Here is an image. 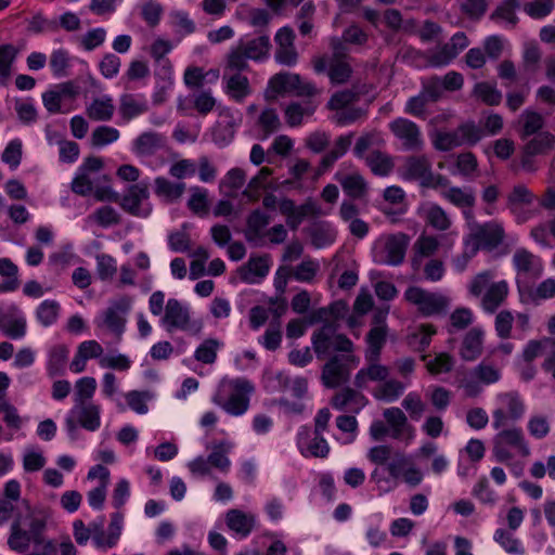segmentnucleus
I'll list each match as a JSON object with an SVG mask.
<instances>
[{
    "label": "nucleus",
    "mask_w": 555,
    "mask_h": 555,
    "mask_svg": "<svg viewBox=\"0 0 555 555\" xmlns=\"http://www.w3.org/2000/svg\"><path fill=\"white\" fill-rule=\"evenodd\" d=\"M522 116L526 117V120L524 122V126H522V129L520 132V139L526 140L530 135L540 133L539 131L544 126V120H543L542 115L538 112L526 109L522 113Z\"/></svg>",
    "instance_id": "35"
},
{
    "label": "nucleus",
    "mask_w": 555,
    "mask_h": 555,
    "mask_svg": "<svg viewBox=\"0 0 555 555\" xmlns=\"http://www.w3.org/2000/svg\"><path fill=\"white\" fill-rule=\"evenodd\" d=\"M500 441L502 444H507L517 448L522 456L530 454V449L524 439V435L520 428L503 429L493 439Z\"/></svg>",
    "instance_id": "14"
},
{
    "label": "nucleus",
    "mask_w": 555,
    "mask_h": 555,
    "mask_svg": "<svg viewBox=\"0 0 555 555\" xmlns=\"http://www.w3.org/2000/svg\"><path fill=\"white\" fill-rule=\"evenodd\" d=\"M225 522L230 530L247 537L254 529L255 519L241 509H230L225 515Z\"/></svg>",
    "instance_id": "12"
},
{
    "label": "nucleus",
    "mask_w": 555,
    "mask_h": 555,
    "mask_svg": "<svg viewBox=\"0 0 555 555\" xmlns=\"http://www.w3.org/2000/svg\"><path fill=\"white\" fill-rule=\"evenodd\" d=\"M94 470L101 472V476H100L101 485L89 492L88 500H89L90 505L93 506L94 508H102V506L105 502V498H106V486H107L108 479H109V470L105 466L98 464L89 470V473H88L89 479L95 478Z\"/></svg>",
    "instance_id": "11"
},
{
    "label": "nucleus",
    "mask_w": 555,
    "mask_h": 555,
    "mask_svg": "<svg viewBox=\"0 0 555 555\" xmlns=\"http://www.w3.org/2000/svg\"><path fill=\"white\" fill-rule=\"evenodd\" d=\"M352 68L346 62H338L333 64L328 70V77L332 83L343 85L346 83L351 77Z\"/></svg>",
    "instance_id": "53"
},
{
    "label": "nucleus",
    "mask_w": 555,
    "mask_h": 555,
    "mask_svg": "<svg viewBox=\"0 0 555 555\" xmlns=\"http://www.w3.org/2000/svg\"><path fill=\"white\" fill-rule=\"evenodd\" d=\"M390 129L397 138L405 140L404 145L406 149L411 150L421 146L420 129L415 122L405 118H398L390 124Z\"/></svg>",
    "instance_id": "5"
},
{
    "label": "nucleus",
    "mask_w": 555,
    "mask_h": 555,
    "mask_svg": "<svg viewBox=\"0 0 555 555\" xmlns=\"http://www.w3.org/2000/svg\"><path fill=\"white\" fill-rule=\"evenodd\" d=\"M373 156L374 157L369 162L371 170L375 175L387 176L393 167L391 159L379 151H375Z\"/></svg>",
    "instance_id": "47"
},
{
    "label": "nucleus",
    "mask_w": 555,
    "mask_h": 555,
    "mask_svg": "<svg viewBox=\"0 0 555 555\" xmlns=\"http://www.w3.org/2000/svg\"><path fill=\"white\" fill-rule=\"evenodd\" d=\"M504 229L501 224L495 222H487L477 227V230L472 234L475 245H480L481 249L493 250L504 240Z\"/></svg>",
    "instance_id": "3"
},
{
    "label": "nucleus",
    "mask_w": 555,
    "mask_h": 555,
    "mask_svg": "<svg viewBox=\"0 0 555 555\" xmlns=\"http://www.w3.org/2000/svg\"><path fill=\"white\" fill-rule=\"evenodd\" d=\"M130 308V298L122 297L114 301L111 307L105 311L104 323L117 336H119L125 328L126 320L121 317Z\"/></svg>",
    "instance_id": "6"
},
{
    "label": "nucleus",
    "mask_w": 555,
    "mask_h": 555,
    "mask_svg": "<svg viewBox=\"0 0 555 555\" xmlns=\"http://www.w3.org/2000/svg\"><path fill=\"white\" fill-rule=\"evenodd\" d=\"M164 322L171 327L189 331L193 335L201 333L203 328L202 320H190L188 308L183 307L178 299L170 298L165 309Z\"/></svg>",
    "instance_id": "2"
},
{
    "label": "nucleus",
    "mask_w": 555,
    "mask_h": 555,
    "mask_svg": "<svg viewBox=\"0 0 555 555\" xmlns=\"http://www.w3.org/2000/svg\"><path fill=\"white\" fill-rule=\"evenodd\" d=\"M111 102V99H101L93 94L91 105L87 109L89 118L93 120H109L114 113V105Z\"/></svg>",
    "instance_id": "25"
},
{
    "label": "nucleus",
    "mask_w": 555,
    "mask_h": 555,
    "mask_svg": "<svg viewBox=\"0 0 555 555\" xmlns=\"http://www.w3.org/2000/svg\"><path fill=\"white\" fill-rule=\"evenodd\" d=\"M410 237L405 233L390 234L387 237L385 249L386 262L390 266H399L403 262Z\"/></svg>",
    "instance_id": "7"
},
{
    "label": "nucleus",
    "mask_w": 555,
    "mask_h": 555,
    "mask_svg": "<svg viewBox=\"0 0 555 555\" xmlns=\"http://www.w3.org/2000/svg\"><path fill=\"white\" fill-rule=\"evenodd\" d=\"M534 198V194L525 184H517L508 193L506 205L515 214L520 206H530Z\"/></svg>",
    "instance_id": "17"
},
{
    "label": "nucleus",
    "mask_w": 555,
    "mask_h": 555,
    "mask_svg": "<svg viewBox=\"0 0 555 555\" xmlns=\"http://www.w3.org/2000/svg\"><path fill=\"white\" fill-rule=\"evenodd\" d=\"M258 122L262 127L266 137L276 131L281 126L280 118L273 108L264 109L259 116Z\"/></svg>",
    "instance_id": "51"
},
{
    "label": "nucleus",
    "mask_w": 555,
    "mask_h": 555,
    "mask_svg": "<svg viewBox=\"0 0 555 555\" xmlns=\"http://www.w3.org/2000/svg\"><path fill=\"white\" fill-rule=\"evenodd\" d=\"M60 306L56 301L46 300L37 309V318L44 325L52 324L59 314Z\"/></svg>",
    "instance_id": "43"
},
{
    "label": "nucleus",
    "mask_w": 555,
    "mask_h": 555,
    "mask_svg": "<svg viewBox=\"0 0 555 555\" xmlns=\"http://www.w3.org/2000/svg\"><path fill=\"white\" fill-rule=\"evenodd\" d=\"M405 180H421L423 188L433 185L434 175L430 170V163L426 156H410L406 159V171L403 175Z\"/></svg>",
    "instance_id": "4"
},
{
    "label": "nucleus",
    "mask_w": 555,
    "mask_h": 555,
    "mask_svg": "<svg viewBox=\"0 0 555 555\" xmlns=\"http://www.w3.org/2000/svg\"><path fill=\"white\" fill-rule=\"evenodd\" d=\"M457 51L450 43L442 46L439 52L433 54L429 59V63L433 66L448 65L452 60L457 56Z\"/></svg>",
    "instance_id": "58"
},
{
    "label": "nucleus",
    "mask_w": 555,
    "mask_h": 555,
    "mask_svg": "<svg viewBox=\"0 0 555 555\" xmlns=\"http://www.w3.org/2000/svg\"><path fill=\"white\" fill-rule=\"evenodd\" d=\"M98 275L101 280H109L116 273L114 259L108 255H98Z\"/></svg>",
    "instance_id": "63"
},
{
    "label": "nucleus",
    "mask_w": 555,
    "mask_h": 555,
    "mask_svg": "<svg viewBox=\"0 0 555 555\" xmlns=\"http://www.w3.org/2000/svg\"><path fill=\"white\" fill-rule=\"evenodd\" d=\"M344 192L351 198H361L367 191V184L360 173L338 178Z\"/></svg>",
    "instance_id": "18"
},
{
    "label": "nucleus",
    "mask_w": 555,
    "mask_h": 555,
    "mask_svg": "<svg viewBox=\"0 0 555 555\" xmlns=\"http://www.w3.org/2000/svg\"><path fill=\"white\" fill-rule=\"evenodd\" d=\"M121 208L126 211L131 212L134 216L139 215V184H132L129 186L128 194L120 197L118 202Z\"/></svg>",
    "instance_id": "54"
},
{
    "label": "nucleus",
    "mask_w": 555,
    "mask_h": 555,
    "mask_svg": "<svg viewBox=\"0 0 555 555\" xmlns=\"http://www.w3.org/2000/svg\"><path fill=\"white\" fill-rule=\"evenodd\" d=\"M219 347L220 341L218 339L207 338L196 348L194 358L204 364H212L216 362Z\"/></svg>",
    "instance_id": "31"
},
{
    "label": "nucleus",
    "mask_w": 555,
    "mask_h": 555,
    "mask_svg": "<svg viewBox=\"0 0 555 555\" xmlns=\"http://www.w3.org/2000/svg\"><path fill=\"white\" fill-rule=\"evenodd\" d=\"M494 540L499 542L507 553H520L519 541L504 529H498L494 533Z\"/></svg>",
    "instance_id": "62"
},
{
    "label": "nucleus",
    "mask_w": 555,
    "mask_h": 555,
    "mask_svg": "<svg viewBox=\"0 0 555 555\" xmlns=\"http://www.w3.org/2000/svg\"><path fill=\"white\" fill-rule=\"evenodd\" d=\"M96 388V382L93 377H82L76 383V403H85L90 399Z\"/></svg>",
    "instance_id": "50"
},
{
    "label": "nucleus",
    "mask_w": 555,
    "mask_h": 555,
    "mask_svg": "<svg viewBox=\"0 0 555 555\" xmlns=\"http://www.w3.org/2000/svg\"><path fill=\"white\" fill-rule=\"evenodd\" d=\"M246 175L242 168H232L228 171L225 179L220 181L219 189L228 197H235L234 191L241 189L245 183Z\"/></svg>",
    "instance_id": "20"
},
{
    "label": "nucleus",
    "mask_w": 555,
    "mask_h": 555,
    "mask_svg": "<svg viewBox=\"0 0 555 555\" xmlns=\"http://www.w3.org/2000/svg\"><path fill=\"white\" fill-rule=\"evenodd\" d=\"M22 144L20 141H11L2 153V160L11 168H16L22 159Z\"/></svg>",
    "instance_id": "56"
},
{
    "label": "nucleus",
    "mask_w": 555,
    "mask_h": 555,
    "mask_svg": "<svg viewBox=\"0 0 555 555\" xmlns=\"http://www.w3.org/2000/svg\"><path fill=\"white\" fill-rule=\"evenodd\" d=\"M554 144L555 137L551 132H540L522 147V151L525 154L535 156L545 153Z\"/></svg>",
    "instance_id": "26"
},
{
    "label": "nucleus",
    "mask_w": 555,
    "mask_h": 555,
    "mask_svg": "<svg viewBox=\"0 0 555 555\" xmlns=\"http://www.w3.org/2000/svg\"><path fill=\"white\" fill-rule=\"evenodd\" d=\"M535 257L525 248L517 249L513 261L518 272L529 273L533 269Z\"/></svg>",
    "instance_id": "55"
},
{
    "label": "nucleus",
    "mask_w": 555,
    "mask_h": 555,
    "mask_svg": "<svg viewBox=\"0 0 555 555\" xmlns=\"http://www.w3.org/2000/svg\"><path fill=\"white\" fill-rule=\"evenodd\" d=\"M155 186L156 194L165 196L169 202L180 198L185 190L183 182L172 183L163 177L155 180Z\"/></svg>",
    "instance_id": "29"
},
{
    "label": "nucleus",
    "mask_w": 555,
    "mask_h": 555,
    "mask_svg": "<svg viewBox=\"0 0 555 555\" xmlns=\"http://www.w3.org/2000/svg\"><path fill=\"white\" fill-rule=\"evenodd\" d=\"M343 372V364L338 356H333L323 365L322 369V382L327 388H335L339 385V378Z\"/></svg>",
    "instance_id": "22"
},
{
    "label": "nucleus",
    "mask_w": 555,
    "mask_h": 555,
    "mask_svg": "<svg viewBox=\"0 0 555 555\" xmlns=\"http://www.w3.org/2000/svg\"><path fill=\"white\" fill-rule=\"evenodd\" d=\"M453 364V357L447 352H441L433 361L428 362L426 366L431 374H439L441 372H451Z\"/></svg>",
    "instance_id": "48"
},
{
    "label": "nucleus",
    "mask_w": 555,
    "mask_h": 555,
    "mask_svg": "<svg viewBox=\"0 0 555 555\" xmlns=\"http://www.w3.org/2000/svg\"><path fill=\"white\" fill-rule=\"evenodd\" d=\"M307 232L311 238V244L315 248H322L334 242L335 235L327 222H318L312 228H308Z\"/></svg>",
    "instance_id": "23"
},
{
    "label": "nucleus",
    "mask_w": 555,
    "mask_h": 555,
    "mask_svg": "<svg viewBox=\"0 0 555 555\" xmlns=\"http://www.w3.org/2000/svg\"><path fill=\"white\" fill-rule=\"evenodd\" d=\"M427 222L433 228L440 231L448 230L451 225V221L446 211L438 205H433L428 210Z\"/></svg>",
    "instance_id": "42"
},
{
    "label": "nucleus",
    "mask_w": 555,
    "mask_h": 555,
    "mask_svg": "<svg viewBox=\"0 0 555 555\" xmlns=\"http://www.w3.org/2000/svg\"><path fill=\"white\" fill-rule=\"evenodd\" d=\"M482 335L483 332L479 327H473L466 333L460 351L463 360L474 361L481 354Z\"/></svg>",
    "instance_id": "10"
},
{
    "label": "nucleus",
    "mask_w": 555,
    "mask_h": 555,
    "mask_svg": "<svg viewBox=\"0 0 555 555\" xmlns=\"http://www.w3.org/2000/svg\"><path fill=\"white\" fill-rule=\"evenodd\" d=\"M555 296V280L546 279L541 282L538 287L533 289H529V297L532 301H538L539 299H547Z\"/></svg>",
    "instance_id": "59"
},
{
    "label": "nucleus",
    "mask_w": 555,
    "mask_h": 555,
    "mask_svg": "<svg viewBox=\"0 0 555 555\" xmlns=\"http://www.w3.org/2000/svg\"><path fill=\"white\" fill-rule=\"evenodd\" d=\"M30 543V534L21 528V516H18L11 526V534L8 540L9 546L13 551L24 553L28 550Z\"/></svg>",
    "instance_id": "24"
},
{
    "label": "nucleus",
    "mask_w": 555,
    "mask_h": 555,
    "mask_svg": "<svg viewBox=\"0 0 555 555\" xmlns=\"http://www.w3.org/2000/svg\"><path fill=\"white\" fill-rule=\"evenodd\" d=\"M519 8L518 0H504L502 4H500L490 15L491 20L503 18L509 22L513 25H516L518 22L517 16L515 15V10Z\"/></svg>",
    "instance_id": "39"
},
{
    "label": "nucleus",
    "mask_w": 555,
    "mask_h": 555,
    "mask_svg": "<svg viewBox=\"0 0 555 555\" xmlns=\"http://www.w3.org/2000/svg\"><path fill=\"white\" fill-rule=\"evenodd\" d=\"M67 354L68 350L64 345H57L51 350L48 365L50 376L63 374L64 365L67 360Z\"/></svg>",
    "instance_id": "36"
},
{
    "label": "nucleus",
    "mask_w": 555,
    "mask_h": 555,
    "mask_svg": "<svg viewBox=\"0 0 555 555\" xmlns=\"http://www.w3.org/2000/svg\"><path fill=\"white\" fill-rule=\"evenodd\" d=\"M513 320V314L507 310H502L498 313L495 318V330L501 338L505 339L511 336Z\"/></svg>",
    "instance_id": "60"
},
{
    "label": "nucleus",
    "mask_w": 555,
    "mask_h": 555,
    "mask_svg": "<svg viewBox=\"0 0 555 555\" xmlns=\"http://www.w3.org/2000/svg\"><path fill=\"white\" fill-rule=\"evenodd\" d=\"M508 293L505 281L493 283L483 296V307L488 312L493 313L504 301Z\"/></svg>",
    "instance_id": "16"
},
{
    "label": "nucleus",
    "mask_w": 555,
    "mask_h": 555,
    "mask_svg": "<svg viewBox=\"0 0 555 555\" xmlns=\"http://www.w3.org/2000/svg\"><path fill=\"white\" fill-rule=\"evenodd\" d=\"M169 247L173 251L185 253L190 250L191 238L184 231H176L168 236Z\"/></svg>",
    "instance_id": "61"
},
{
    "label": "nucleus",
    "mask_w": 555,
    "mask_h": 555,
    "mask_svg": "<svg viewBox=\"0 0 555 555\" xmlns=\"http://www.w3.org/2000/svg\"><path fill=\"white\" fill-rule=\"evenodd\" d=\"M119 137L117 129L108 126H100L95 128L91 134V144L93 146H103L116 141Z\"/></svg>",
    "instance_id": "40"
},
{
    "label": "nucleus",
    "mask_w": 555,
    "mask_h": 555,
    "mask_svg": "<svg viewBox=\"0 0 555 555\" xmlns=\"http://www.w3.org/2000/svg\"><path fill=\"white\" fill-rule=\"evenodd\" d=\"M339 320H328L322 324L319 331L328 334L330 336L334 337L335 345L334 350L340 351V352H352L353 350V343L345 335V334H337V331L339 328L338 324Z\"/></svg>",
    "instance_id": "15"
},
{
    "label": "nucleus",
    "mask_w": 555,
    "mask_h": 555,
    "mask_svg": "<svg viewBox=\"0 0 555 555\" xmlns=\"http://www.w3.org/2000/svg\"><path fill=\"white\" fill-rule=\"evenodd\" d=\"M384 417L393 428L392 437L400 438L403 427L408 424L405 414L399 408H390L384 411Z\"/></svg>",
    "instance_id": "37"
},
{
    "label": "nucleus",
    "mask_w": 555,
    "mask_h": 555,
    "mask_svg": "<svg viewBox=\"0 0 555 555\" xmlns=\"http://www.w3.org/2000/svg\"><path fill=\"white\" fill-rule=\"evenodd\" d=\"M270 40L267 35L250 40L245 47L244 52L248 59L258 61L268 55L270 49Z\"/></svg>",
    "instance_id": "33"
},
{
    "label": "nucleus",
    "mask_w": 555,
    "mask_h": 555,
    "mask_svg": "<svg viewBox=\"0 0 555 555\" xmlns=\"http://www.w3.org/2000/svg\"><path fill=\"white\" fill-rule=\"evenodd\" d=\"M369 92V87L365 83H354L351 89H347L344 91L335 92L328 103V109H338L345 107L351 103H354L360 100L361 95H364Z\"/></svg>",
    "instance_id": "9"
},
{
    "label": "nucleus",
    "mask_w": 555,
    "mask_h": 555,
    "mask_svg": "<svg viewBox=\"0 0 555 555\" xmlns=\"http://www.w3.org/2000/svg\"><path fill=\"white\" fill-rule=\"evenodd\" d=\"M553 0H535L525 4L526 13L533 18L545 17L553 11Z\"/></svg>",
    "instance_id": "46"
},
{
    "label": "nucleus",
    "mask_w": 555,
    "mask_h": 555,
    "mask_svg": "<svg viewBox=\"0 0 555 555\" xmlns=\"http://www.w3.org/2000/svg\"><path fill=\"white\" fill-rule=\"evenodd\" d=\"M387 339V326H373L366 334V343L369 345L366 351V360L376 362L380 357L382 349Z\"/></svg>",
    "instance_id": "13"
},
{
    "label": "nucleus",
    "mask_w": 555,
    "mask_h": 555,
    "mask_svg": "<svg viewBox=\"0 0 555 555\" xmlns=\"http://www.w3.org/2000/svg\"><path fill=\"white\" fill-rule=\"evenodd\" d=\"M487 0H465L461 4V11L466 14L470 20L478 21L487 12Z\"/></svg>",
    "instance_id": "49"
},
{
    "label": "nucleus",
    "mask_w": 555,
    "mask_h": 555,
    "mask_svg": "<svg viewBox=\"0 0 555 555\" xmlns=\"http://www.w3.org/2000/svg\"><path fill=\"white\" fill-rule=\"evenodd\" d=\"M270 216L262 212L260 209L253 210L246 220L247 230L245 231V237L247 241H253L255 237L261 235V230L270 223Z\"/></svg>",
    "instance_id": "21"
},
{
    "label": "nucleus",
    "mask_w": 555,
    "mask_h": 555,
    "mask_svg": "<svg viewBox=\"0 0 555 555\" xmlns=\"http://www.w3.org/2000/svg\"><path fill=\"white\" fill-rule=\"evenodd\" d=\"M76 409H79L78 422L81 427L90 431H94L99 428L100 410L98 405L92 403H76Z\"/></svg>",
    "instance_id": "19"
},
{
    "label": "nucleus",
    "mask_w": 555,
    "mask_h": 555,
    "mask_svg": "<svg viewBox=\"0 0 555 555\" xmlns=\"http://www.w3.org/2000/svg\"><path fill=\"white\" fill-rule=\"evenodd\" d=\"M463 144V139H461L457 134V131L453 132H441L438 131L436 133V139L434 140V146L438 151L448 152L452 149L460 146Z\"/></svg>",
    "instance_id": "38"
},
{
    "label": "nucleus",
    "mask_w": 555,
    "mask_h": 555,
    "mask_svg": "<svg viewBox=\"0 0 555 555\" xmlns=\"http://www.w3.org/2000/svg\"><path fill=\"white\" fill-rule=\"evenodd\" d=\"M474 93L485 104L490 106L499 105L502 101V93L494 86L488 82H478L474 87Z\"/></svg>",
    "instance_id": "34"
},
{
    "label": "nucleus",
    "mask_w": 555,
    "mask_h": 555,
    "mask_svg": "<svg viewBox=\"0 0 555 555\" xmlns=\"http://www.w3.org/2000/svg\"><path fill=\"white\" fill-rule=\"evenodd\" d=\"M269 89L274 95H266L268 100H274L276 94L296 91L298 96H312L315 94V88L312 83H302L298 74L278 73L269 80Z\"/></svg>",
    "instance_id": "1"
},
{
    "label": "nucleus",
    "mask_w": 555,
    "mask_h": 555,
    "mask_svg": "<svg viewBox=\"0 0 555 555\" xmlns=\"http://www.w3.org/2000/svg\"><path fill=\"white\" fill-rule=\"evenodd\" d=\"M227 89L235 101L241 102L250 92L248 78L236 73L229 78Z\"/></svg>",
    "instance_id": "32"
},
{
    "label": "nucleus",
    "mask_w": 555,
    "mask_h": 555,
    "mask_svg": "<svg viewBox=\"0 0 555 555\" xmlns=\"http://www.w3.org/2000/svg\"><path fill=\"white\" fill-rule=\"evenodd\" d=\"M444 196L457 207H473L475 205V196L473 193L467 194L457 186H452Z\"/></svg>",
    "instance_id": "52"
},
{
    "label": "nucleus",
    "mask_w": 555,
    "mask_h": 555,
    "mask_svg": "<svg viewBox=\"0 0 555 555\" xmlns=\"http://www.w3.org/2000/svg\"><path fill=\"white\" fill-rule=\"evenodd\" d=\"M20 50L11 43L0 46V82L5 83L11 75V66Z\"/></svg>",
    "instance_id": "30"
},
{
    "label": "nucleus",
    "mask_w": 555,
    "mask_h": 555,
    "mask_svg": "<svg viewBox=\"0 0 555 555\" xmlns=\"http://www.w3.org/2000/svg\"><path fill=\"white\" fill-rule=\"evenodd\" d=\"M216 105V99L207 91H202L194 99L193 106L201 115H207Z\"/></svg>",
    "instance_id": "64"
},
{
    "label": "nucleus",
    "mask_w": 555,
    "mask_h": 555,
    "mask_svg": "<svg viewBox=\"0 0 555 555\" xmlns=\"http://www.w3.org/2000/svg\"><path fill=\"white\" fill-rule=\"evenodd\" d=\"M163 13V5L155 1H149L141 8V15L152 28L158 25Z\"/></svg>",
    "instance_id": "44"
},
{
    "label": "nucleus",
    "mask_w": 555,
    "mask_h": 555,
    "mask_svg": "<svg viewBox=\"0 0 555 555\" xmlns=\"http://www.w3.org/2000/svg\"><path fill=\"white\" fill-rule=\"evenodd\" d=\"M311 341L312 348L319 360H324L331 354L332 350H334V337L319 330L313 332Z\"/></svg>",
    "instance_id": "28"
},
{
    "label": "nucleus",
    "mask_w": 555,
    "mask_h": 555,
    "mask_svg": "<svg viewBox=\"0 0 555 555\" xmlns=\"http://www.w3.org/2000/svg\"><path fill=\"white\" fill-rule=\"evenodd\" d=\"M318 269L319 264L313 260H304L294 271L292 270V276L300 282H311L314 279Z\"/></svg>",
    "instance_id": "45"
},
{
    "label": "nucleus",
    "mask_w": 555,
    "mask_h": 555,
    "mask_svg": "<svg viewBox=\"0 0 555 555\" xmlns=\"http://www.w3.org/2000/svg\"><path fill=\"white\" fill-rule=\"evenodd\" d=\"M269 272V256H255L250 257L249 260L237 269L240 279L248 284L255 283L251 278L254 274L258 278H264Z\"/></svg>",
    "instance_id": "8"
},
{
    "label": "nucleus",
    "mask_w": 555,
    "mask_h": 555,
    "mask_svg": "<svg viewBox=\"0 0 555 555\" xmlns=\"http://www.w3.org/2000/svg\"><path fill=\"white\" fill-rule=\"evenodd\" d=\"M447 307L448 299L444 296L428 292L418 311L422 315L429 317L443 313Z\"/></svg>",
    "instance_id": "27"
},
{
    "label": "nucleus",
    "mask_w": 555,
    "mask_h": 555,
    "mask_svg": "<svg viewBox=\"0 0 555 555\" xmlns=\"http://www.w3.org/2000/svg\"><path fill=\"white\" fill-rule=\"evenodd\" d=\"M194 190L195 193L190 197L188 202V207L196 215H207L208 203L206 191H201L198 188H195Z\"/></svg>",
    "instance_id": "57"
},
{
    "label": "nucleus",
    "mask_w": 555,
    "mask_h": 555,
    "mask_svg": "<svg viewBox=\"0 0 555 555\" xmlns=\"http://www.w3.org/2000/svg\"><path fill=\"white\" fill-rule=\"evenodd\" d=\"M249 405V399L243 393H233L229 397L228 401L222 404V408L232 415H242L245 413Z\"/></svg>",
    "instance_id": "41"
}]
</instances>
